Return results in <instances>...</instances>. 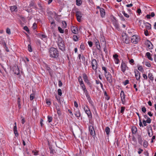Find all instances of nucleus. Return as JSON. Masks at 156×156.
<instances>
[{
  "label": "nucleus",
  "mask_w": 156,
  "mask_h": 156,
  "mask_svg": "<svg viewBox=\"0 0 156 156\" xmlns=\"http://www.w3.org/2000/svg\"><path fill=\"white\" fill-rule=\"evenodd\" d=\"M50 56L53 58H57L59 55L58 50L54 48H51L49 51Z\"/></svg>",
  "instance_id": "1"
},
{
  "label": "nucleus",
  "mask_w": 156,
  "mask_h": 156,
  "mask_svg": "<svg viewBox=\"0 0 156 156\" xmlns=\"http://www.w3.org/2000/svg\"><path fill=\"white\" fill-rule=\"evenodd\" d=\"M58 45L59 48L62 51L65 50V47L64 42L62 39L61 37H59L58 39Z\"/></svg>",
  "instance_id": "2"
},
{
  "label": "nucleus",
  "mask_w": 156,
  "mask_h": 156,
  "mask_svg": "<svg viewBox=\"0 0 156 156\" xmlns=\"http://www.w3.org/2000/svg\"><path fill=\"white\" fill-rule=\"evenodd\" d=\"M131 40L132 43L136 44L139 41L140 39L139 37L135 35L132 36Z\"/></svg>",
  "instance_id": "3"
},
{
  "label": "nucleus",
  "mask_w": 156,
  "mask_h": 156,
  "mask_svg": "<svg viewBox=\"0 0 156 156\" xmlns=\"http://www.w3.org/2000/svg\"><path fill=\"white\" fill-rule=\"evenodd\" d=\"M123 41L126 44H129V37L124 33L122 35Z\"/></svg>",
  "instance_id": "4"
},
{
  "label": "nucleus",
  "mask_w": 156,
  "mask_h": 156,
  "mask_svg": "<svg viewBox=\"0 0 156 156\" xmlns=\"http://www.w3.org/2000/svg\"><path fill=\"white\" fill-rule=\"evenodd\" d=\"M98 64L97 61L95 59H93L91 61V66L92 69L94 70H96L97 68Z\"/></svg>",
  "instance_id": "5"
},
{
  "label": "nucleus",
  "mask_w": 156,
  "mask_h": 156,
  "mask_svg": "<svg viewBox=\"0 0 156 156\" xmlns=\"http://www.w3.org/2000/svg\"><path fill=\"white\" fill-rule=\"evenodd\" d=\"M105 75L107 80L110 84H112L113 81L112 79V76L109 73L107 74H105Z\"/></svg>",
  "instance_id": "6"
},
{
  "label": "nucleus",
  "mask_w": 156,
  "mask_h": 156,
  "mask_svg": "<svg viewBox=\"0 0 156 156\" xmlns=\"http://www.w3.org/2000/svg\"><path fill=\"white\" fill-rule=\"evenodd\" d=\"M89 129L91 135L93 137L95 136V133L93 126H90L89 127Z\"/></svg>",
  "instance_id": "7"
},
{
  "label": "nucleus",
  "mask_w": 156,
  "mask_h": 156,
  "mask_svg": "<svg viewBox=\"0 0 156 156\" xmlns=\"http://www.w3.org/2000/svg\"><path fill=\"white\" fill-rule=\"evenodd\" d=\"M120 95L122 103L124 104L125 102V96L124 92L123 91H121Z\"/></svg>",
  "instance_id": "8"
},
{
  "label": "nucleus",
  "mask_w": 156,
  "mask_h": 156,
  "mask_svg": "<svg viewBox=\"0 0 156 156\" xmlns=\"http://www.w3.org/2000/svg\"><path fill=\"white\" fill-rule=\"evenodd\" d=\"M121 70L123 73H125L126 68H127L126 63L123 61H122L121 64Z\"/></svg>",
  "instance_id": "9"
},
{
  "label": "nucleus",
  "mask_w": 156,
  "mask_h": 156,
  "mask_svg": "<svg viewBox=\"0 0 156 156\" xmlns=\"http://www.w3.org/2000/svg\"><path fill=\"white\" fill-rule=\"evenodd\" d=\"M82 14L80 12L76 11V16L77 19L79 22L81 21V18L82 17Z\"/></svg>",
  "instance_id": "10"
},
{
  "label": "nucleus",
  "mask_w": 156,
  "mask_h": 156,
  "mask_svg": "<svg viewBox=\"0 0 156 156\" xmlns=\"http://www.w3.org/2000/svg\"><path fill=\"white\" fill-rule=\"evenodd\" d=\"M134 73H135V76L136 78V80H138L139 81H140V74L139 73V72L137 71V70H135L134 71Z\"/></svg>",
  "instance_id": "11"
},
{
  "label": "nucleus",
  "mask_w": 156,
  "mask_h": 156,
  "mask_svg": "<svg viewBox=\"0 0 156 156\" xmlns=\"http://www.w3.org/2000/svg\"><path fill=\"white\" fill-rule=\"evenodd\" d=\"M145 45H147L148 48L149 49H152L153 48V45L151 42L148 40H147L145 43Z\"/></svg>",
  "instance_id": "12"
},
{
  "label": "nucleus",
  "mask_w": 156,
  "mask_h": 156,
  "mask_svg": "<svg viewBox=\"0 0 156 156\" xmlns=\"http://www.w3.org/2000/svg\"><path fill=\"white\" fill-rule=\"evenodd\" d=\"M148 133L150 137L151 136L153 135L152 128L151 126L148 128Z\"/></svg>",
  "instance_id": "13"
},
{
  "label": "nucleus",
  "mask_w": 156,
  "mask_h": 156,
  "mask_svg": "<svg viewBox=\"0 0 156 156\" xmlns=\"http://www.w3.org/2000/svg\"><path fill=\"white\" fill-rule=\"evenodd\" d=\"M46 69L48 71L50 76H52L53 74L52 70L49 67H48L47 65H46Z\"/></svg>",
  "instance_id": "14"
},
{
  "label": "nucleus",
  "mask_w": 156,
  "mask_h": 156,
  "mask_svg": "<svg viewBox=\"0 0 156 156\" xmlns=\"http://www.w3.org/2000/svg\"><path fill=\"white\" fill-rule=\"evenodd\" d=\"M86 107H87L86 109V108H85V107L84 108V109L85 110V111L86 113V114H87V115L89 117H91V113L90 110V109L87 106H86Z\"/></svg>",
  "instance_id": "15"
},
{
  "label": "nucleus",
  "mask_w": 156,
  "mask_h": 156,
  "mask_svg": "<svg viewBox=\"0 0 156 156\" xmlns=\"http://www.w3.org/2000/svg\"><path fill=\"white\" fill-rule=\"evenodd\" d=\"M118 55L117 54H115L113 55V57L115 60V63L116 64H118L119 62V60L118 58Z\"/></svg>",
  "instance_id": "16"
},
{
  "label": "nucleus",
  "mask_w": 156,
  "mask_h": 156,
  "mask_svg": "<svg viewBox=\"0 0 156 156\" xmlns=\"http://www.w3.org/2000/svg\"><path fill=\"white\" fill-rule=\"evenodd\" d=\"M13 71L14 72L15 74L17 75L19 74L20 73L19 69L17 67L14 66L13 68Z\"/></svg>",
  "instance_id": "17"
},
{
  "label": "nucleus",
  "mask_w": 156,
  "mask_h": 156,
  "mask_svg": "<svg viewBox=\"0 0 156 156\" xmlns=\"http://www.w3.org/2000/svg\"><path fill=\"white\" fill-rule=\"evenodd\" d=\"M71 28L72 32L73 33L76 34L78 31L77 28L76 27L72 26Z\"/></svg>",
  "instance_id": "18"
},
{
  "label": "nucleus",
  "mask_w": 156,
  "mask_h": 156,
  "mask_svg": "<svg viewBox=\"0 0 156 156\" xmlns=\"http://www.w3.org/2000/svg\"><path fill=\"white\" fill-rule=\"evenodd\" d=\"M144 24L147 30H150L151 29V25L150 24L147 22L144 23Z\"/></svg>",
  "instance_id": "19"
},
{
  "label": "nucleus",
  "mask_w": 156,
  "mask_h": 156,
  "mask_svg": "<svg viewBox=\"0 0 156 156\" xmlns=\"http://www.w3.org/2000/svg\"><path fill=\"white\" fill-rule=\"evenodd\" d=\"M151 53L149 52H147L146 54V56L148 58L152 61L153 60V58L151 57Z\"/></svg>",
  "instance_id": "20"
},
{
  "label": "nucleus",
  "mask_w": 156,
  "mask_h": 156,
  "mask_svg": "<svg viewBox=\"0 0 156 156\" xmlns=\"http://www.w3.org/2000/svg\"><path fill=\"white\" fill-rule=\"evenodd\" d=\"M138 140L139 144L142 145L143 142L142 138L141 135H138Z\"/></svg>",
  "instance_id": "21"
},
{
  "label": "nucleus",
  "mask_w": 156,
  "mask_h": 156,
  "mask_svg": "<svg viewBox=\"0 0 156 156\" xmlns=\"http://www.w3.org/2000/svg\"><path fill=\"white\" fill-rule=\"evenodd\" d=\"M100 12L101 13V16L102 17H103L105 15V10L102 8L100 9Z\"/></svg>",
  "instance_id": "22"
},
{
  "label": "nucleus",
  "mask_w": 156,
  "mask_h": 156,
  "mask_svg": "<svg viewBox=\"0 0 156 156\" xmlns=\"http://www.w3.org/2000/svg\"><path fill=\"white\" fill-rule=\"evenodd\" d=\"M56 24L55 23V22L53 20L52 22L51 23V26L50 27L51 28L53 29H54L55 27Z\"/></svg>",
  "instance_id": "23"
},
{
  "label": "nucleus",
  "mask_w": 156,
  "mask_h": 156,
  "mask_svg": "<svg viewBox=\"0 0 156 156\" xmlns=\"http://www.w3.org/2000/svg\"><path fill=\"white\" fill-rule=\"evenodd\" d=\"M56 109L57 110V113L59 116H60L61 115V112L59 109V107H56Z\"/></svg>",
  "instance_id": "24"
},
{
  "label": "nucleus",
  "mask_w": 156,
  "mask_h": 156,
  "mask_svg": "<svg viewBox=\"0 0 156 156\" xmlns=\"http://www.w3.org/2000/svg\"><path fill=\"white\" fill-rule=\"evenodd\" d=\"M75 115L76 117L78 118L80 117V111L79 110L76 111L75 114Z\"/></svg>",
  "instance_id": "25"
},
{
  "label": "nucleus",
  "mask_w": 156,
  "mask_h": 156,
  "mask_svg": "<svg viewBox=\"0 0 156 156\" xmlns=\"http://www.w3.org/2000/svg\"><path fill=\"white\" fill-rule=\"evenodd\" d=\"M17 9V7L16 5H13L10 7V9L11 11L13 12L15 11Z\"/></svg>",
  "instance_id": "26"
},
{
  "label": "nucleus",
  "mask_w": 156,
  "mask_h": 156,
  "mask_svg": "<svg viewBox=\"0 0 156 156\" xmlns=\"http://www.w3.org/2000/svg\"><path fill=\"white\" fill-rule=\"evenodd\" d=\"M76 5L78 6H80L81 5L82 2L81 0H76Z\"/></svg>",
  "instance_id": "27"
},
{
  "label": "nucleus",
  "mask_w": 156,
  "mask_h": 156,
  "mask_svg": "<svg viewBox=\"0 0 156 156\" xmlns=\"http://www.w3.org/2000/svg\"><path fill=\"white\" fill-rule=\"evenodd\" d=\"M104 95L106 96V97H105V99L107 100H108L110 99V97L107 95V93L106 91H104Z\"/></svg>",
  "instance_id": "28"
},
{
  "label": "nucleus",
  "mask_w": 156,
  "mask_h": 156,
  "mask_svg": "<svg viewBox=\"0 0 156 156\" xmlns=\"http://www.w3.org/2000/svg\"><path fill=\"white\" fill-rule=\"evenodd\" d=\"M148 78L152 81L154 80V77L152 74L151 73H150L148 74Z\"/></svg>",
  "instance_id": "29"
},
{
  "label": "nucleus",
  "mask_w": 156,
  "mask_h": 156,
  "mask_svg": "<svg viewBox=\"0 0 156 156\" xmlns=\"http://www.w3.org/2000/svg\"><path fill=\"white\" fill-rule=\"evenodd\" d=\"M105 131L106 132V134L108 135L109 134L110 129L108 127H106L105 129Z\"/></svg>",
  "instance_id": "30"
},
{
  "label": "nucleus",
  "mask_w": 156,
  "mask_h": 156,
  "mask_svg": "<svg viewBox=\"0 0 156 156\" xmlns=\"http://www.w3.org/2000/svg\"><path fill=\"white\" fill-rule=\"evenodd\" d=\"M17 104L19 108L20 109L21 108L20 100L19 97L18 98Z\"/></svg>",
  "instance_id": "31"
},
{
  "label": "nucleus",
  "mask_w": 156,
  "mask_h": 156,
  "mask_svg": "<svg viewBox=\"0 0 156 156\" xmlns=\"http://www.w3.org/2000/svg\"><path fill=\"white\" fill-rule=\"evenodd\" d=\"M137 128L135 127H133L132 128V131L133 133H135L137 131Z\"/></svg>",
  "instance_id": "32"
},
{
  "label": "nucleus",
  "mask_w": 156,
  "mask_h": 156,
  "mask_svg": "<svg viewBox=\"0 0 156 156\" xmlns=\"http://www.w3.org/2000/svg\"><path fill=\"white\" fill-rule=\"evenodd\" d=\"M143 146L144 147H147L148 146V143L146 140L144 141L143 143Z\"/></svg>",
  "instance_id": "33"
},
{
  "label": "nucleus",
  "mask_w": 156,
  "mask_h": 156,
  "mask_svg": "<svg viewBox=\"0 0 156 156\" xmlns=\"http://www.w3.org/2000/svg\"><path fill=\"white\" fill-rule=\"evenodd\" d=\"M83 77L84 79V81H85V80H87L88 79L87 75L85 73H83Z\"/></svg>",
  "instance_id": "34"
},
{
  "label": "nucleus",
  "mask_w": 156,
  "mask_h": 156,
  "mask_svg": "<svg viewBox=\"0 0 156 156\" xmlns=\"http://www.w3.org/2000/svg\"><path fill=\"white\" fill-rule=\"evenodd\" d=\"M73 39L74 41H78V38L77 36L76 35H73Z\"/></svg>",
  "instance_id": "35"
},
{
  "label": "nucleus",
  "mask_w": 156,
  "mask_h": 156,
  "mask_svg": "<svg viewBox=\"0 0 156 156\" xmlns=\"http://www.w3.org/2000/svg\"><path fill=\"white\" fill-rule=\"evenodd\" d=\"M58 29L59 32L61 33H63L64 32V30L60 27H58Z\"/></svg>",
  "instance_id": "36"
},
{
  "label": "nucleus",
  "mask_w": 156,
  "mask_h": 156,
  "mask_svg": "<svg viewBox=\"0 0 156 156\" xmlns=\"http://www.w3.org/2000/svg\"><path fill=\"white\" fill-rule=\"evenodd\" d=\"M48 119L49 122H51L52 121V118L51 116L48 115Z\"/></svg>",
  "instance_id": "37"
},
{
  "label": "nucleus",
  "mask_w": 156,
  "mask_h": 156,
  "mask_svg": "<svg viewBox=\"0 0 156 156\" xmlns=\"http://www.w3.org/2000/svg\"><path fill=\"white\" fill-rule=\"evenodd\" d=\"M62 24L63 25V26L64 28H66L67 27V23L66 21H62Z\"/></svg>",
  "instance_id": "38"
},
{
  "label": "nucleus",
  "mask_w": 156,
  "mask_h": 156,
  "mask_svg": "<svg viewBox=\"0 0 156 156\" xmlns=\"http://www.w3.org/2000/svg\"><path fill=\"white\" fill-rule=\"evenodd\" d=\"M122 12L123 14L125 16L126 18L129 17V16L128 14L126 13L124 11H122Z\"/></svg>",
  "instance_id": "39"
},
{
  "label": "nucleus",
  "mask_w": 156,
  "mask_h": 156,
  "mask_svg": "<svg viewBox=\"0 0 156 156\" xmlns=\"http://www.w3.org/2000/svg\"><path fill=\"white\" fill-rule=\"evenodd\" d=\"M28 50L30 52H31L32 51V50L31 47V45L30 44H29L28 46Z\"/></svg>",
  "instance_id": "40"
},
{
  "label": "nucleus",
  "mask_w": 156,
  "mask_h": 156,
  "mask_svg": "<svg viewBox=\"0 0 156 156\" xmlns=\"http://www.w3.org/2000/svg\"><path fill=\"white\" fill-rule=\"evenodd\" d=\"M138 69L139 70L142 72L143 70V68L141 66H139L138 67Z\"/></svg>",
  "instance_id": "41"
},
{
  "label": "nucleus",
  "mask_w": 156,
  "mask_h": 156,
  "mask_svg": "<svg viewBox=\"0 0 156 156\" xmlns=\"http://www.w3.org/2000/svg\"><path fill=\"white\" fill-rule=\"evenodd\" d=\"M58 94L59 95L61 96L62 95V90L61 89H58Z\"/></svg>",
  "instance_id": "42"
},
{
  "label": "nucleus",
  "mask_w": 156,
  "mask_h": 156,
  "mask_svg": "<svg viewBox=\"0 0 156 156\" xmlns=\"http://www.w3.org/2000/svg\"><path fill=\"white\" fill-rule=\"evenodd\" d=\"M34 94H30V100L31 101L34 98Z\"/></svg>",
  "instance_id": "43"
},
{
  "label": "nucleus",
  "mask_w": 156,
  "mask_h": 156,
  "mask_svg": "<svg viewBox=\"0 0 156 156\" xmlns=\"http://www.w3.org/2000/svg\"><path fill=\"white\" fill-rule=\"evenodd\" d=\"M125 107H121L120 112L121 113H123L125 110Z\"/></svg>",
  "instance_id": "44"
},
{
  "label": "nucleus",
  "mask_w": 156,
  "mask_h": 156,
  "mask_svg": "<svg viewBox=\"0 0 156 156\" xmlns=\"http://www.w3.org/2000/svg\"><path fill=\"white\" fill-rule=\"evenodd\" d=\"M102 69L104 71L105 74L106 73H107V71L106 68L105 67H104V66L102 67Z\"/></svg>",
  "instance_id": "45"
},
{
  "label": "nucleus",
  "mask_w": 156,
  "mask_h": 156,
  "mask_svg": "<svg viewBox=\"0 0 156 156\" xmlns=\"http://www.w3.org/2000/svg\"><path fill=\"white\" fill-rule=\"evenodd\" d=\"M6 32L8 34H11L10 29L8 28H7L6 30Z\"/></svg>",
  "instance_id": "46"
},
{
  "label": "nucleus",
  "mask_w": 156,
  "mask_h": 156,
  "mask_svg": "<svg viewBox=\"0 0 156 156\" xmlns=\"http://www.w3.org/2000/svg\"><path fill=\"white\" fill-rule=\"evenodd\" d=\"M78 57H79V59H80V58L81 57L82 58V59L83 60H84V59H85V57H84V56H81V55L80 54H79V55H78Z\"/></svg>",
  "instance_id": "47"
},
{
  "label": "nucleus",
  "mask_w": 156,
  "mask_h": 156,
  "mask_svg": "<svg viewBox=\"0 0 156 156\" xmlns=\"http://www.w3.org/2000/svg\"><path fill=\"white\" fill-rule=\"evenodd\" d=\"M23 29L26 30V31H27L28 33L29 32V30L28 28V27L27 26H25L24 28Z\"/></svg>",
  "instance_id": "48"
},
{
  "label": "nucleus",
  "mask_w": 156,
  "mask_h": 156,
  "mask_svg": "<svg viewBox=\"0 0 156 156\" xmlns=\"http://www.w3.org/2000/svg\"><path fill=\"white\" fill-rule=\"evenodd\" d=\"M81 87L83 91H86V88L84 84L81 86Z\"/></svg>",
  "instance_id": "49"
},
{
  "label": "nucleus",
  "mask_w": 156,
  "mask_h": 156,
  "mask_svg": "<svg viewBox=\"0 0 156 156\" xmlns=\"http://www.w3.org/2000/svg\"><path fill=\"white\" fill-rule=\"evenodd\" d=\"M87 99L89 103L90 104H92L93 102L90 97H88Z\"/></svg>",
  "instance_id": "50"
},
{
  "label": "nucleus",
  "mask_w": 156,
  "mask_h": 156,
  "mask_svg": "<svg viewBox=\"0 0 156 156\" xmlns=\"http://www.w3.org/2000/svg\"><path fill=\"white\" fill-rule=\"evenodd\" d=\"M141 110L144 113H145L146 111V109L144 107H143L142 108Z\"/></svg>",
  "instance_id": "51"
},
{
  "label": "nucleus",
  "mask_w": 156,
  "mask_h": 156,
  "mask_svg": "<svg viewBox=\"0 0 156 156\" xmlns=\"http://www.w3.org/2000/svg\"><path fill=\"white\" fill-rule=\"evenodd\" d=\"M38 5L39 6V9H40L42 11H43L44 10V8H43L42 7V6L40 4H38Z\"/></svg>",
  "instance_id": "52"
},
{
  "label": "nucleus",
  "mask_w": 156,
  "mask_h": 156,
  "mask_svg": "<svg viewBox=\"0 0 156 156\" xmlns=\"http://www.w3.org/2000/svg\"><path fill=\"white\" fill-rule=\"evenodd\" d=\"M80 48L82 50H84L85 47H84V45L83 44H81L80 45Z\"/></svg>",
  "instance_id": "53"
},
{
  "label": "nucleus",
  "mask_w": 156,
  "mask_h": 156,
  "mask_svg": "<svg viewBox=\"0 0 156 156\" xmlns=\"http://www.w3.org/2000/svg\"><path fill=\"white\" fill-rule=\"evenodd\" d=\"M129 83V80H126V81L123 82V84L124 85H126Z\"/></svg>",
  "instance_id": "54"
},
{
  "label": "nucleus",
  "mask_w": 156,
  "mask_h": 156,
  "mask_svg": "<svg viewBox=\"0 0 156 156\" xmlns=\"http://www.w3.org/2000/svg\"><path fill=\"white\" fill-rule=\"evenodd\" d=\"M146 122L147 123H150L151 122V119L150 118H148L147 120H146Z\"/></svg>",
  "instance_id": "55"
},
{
  "label": "nucleus",
  "mask_w": 156,
  "mask_h": 156,
  "mask_svg": "<svg viewBox=\"0 0 156 156\" xmlns=\"http://www.w3.org/2000/svg\"><path fill=\"white\" fill-rule=\"evenodd\" d=\"M139 119V126L140 127H143V125L141 121V120L140 118Z\"/></svg>",
  "instance_id": "56"
},
{
  "label": "nucleus",
  "mask_w": 156,
  "mask_h": 156,
  "mask_svg": "<svg viewBox=\"0 0 156 156\" xmlns=\"http://www.w3.org/2000/svg\"><path fill=\"white\" fill-rule=\"evenodd\" d=\"M145 65L148 67H150L151 66V65L150 63L148 62H145Z\"/></svg>",
  "instance_id": "57"
},
{
  "label": "nucleus",
  "mask_w": 156,
  "mask_h": 156,
  "mask_svg": "<svg viewBox=\"0 0 156 156\" xmlns=\"http://www.w3.org/2000/svg\"><path fill=\"white\" fill-rule=\"evenodd\" d=\"M144 34L146 36H147L148 35V32L147 30H144Z\"/></svg>",
  "instance_id": "58"
},
{
  "label": "nucleus",
  "mask_w": 156,
  "mask_h": 156,
  "mask_svg": "<svg viewBox=\"0 0 156 156\" xmlns=\"http://www.w3.org/2000/svg\"><path fill=\"white\" fill-rule=\"evenodd\" d=\"M14 133L15 134V135L16 136H18V133L17 132V130H14Z\"/></svg>",
  "instance_id": "59"
},
{
  "label": "nucleus",
  "mask_w": 156,
  "mask_h": 156,
  "mask_svg": "<svg viewBox=\"0 0 156 156\" xmlns=\"http://www.w3.org/2000/svg\"><path fill=\"white\" fill-rule=\"evenodd\" d=\"M62 83L60 80L58 81V85L59 86L61 87L62 86Z\"/></svg>",
  "instance_id": "60"
},
{
  "label": "nucleus",
  "mask_w": 156,
  "mask_h": 156,
  "mask_svg": "<svg viewBox=\"0 0 156 156\" xmlns=\"http://www.w3.org/2000/svg\"><path fill=\"white\" fill-rule=\"evenodd\" d=\"M88 43L89 46L90 47H91L93 45L92 42L91 41H88Z\"/></svg>",
  "instance_id": "61"
},
{
  "label": "nucleus",
  "mask_w": 156,
  "mask_h": 156,
  "mask_svg": "<svg viewBox=\"0 0 156 156\" xmlns=\"http://www.w3.org/2000/svg\"><path fill=\"white\" fill-rule=\"evenodd\" d=\"M46 103L48 105H50L51 104L50 101L48 100V99L46 100Z\"/></svg>",
  "instance_id": "62"
},
{
  "label": "nucleus",
  "mask_w": 156,
  "mask_h": 156,
  "mask_svg": "<svg viewBox=\"0 0 156 156\" xmlns=\"http://www.w3.org/2000/svg\"><path fill=\"white\" fill-rule=\"evenodd\" d=\"M42 34L41 33H38L36 34V35L37 36V37L41 38V35Z\"/></svg>",
  "instance_id": "63"
},
{
  "label": "nucleus",
  "mask_w": 156,
  "mask_h": 156,
  "mask_svg": "<svg viewBox=\"0 0 156 156\" xmlns=\"http://www.w3.org/2000/svg\"><path fill=\"white\" fill-rule=\"evenodd\" d=\"M85 81V82L87 84H88V85H90V82L89 81V80H88V79L87 80H85V81Z\"/></svg>",
  "instance_id": "64"
}]
</instances>
